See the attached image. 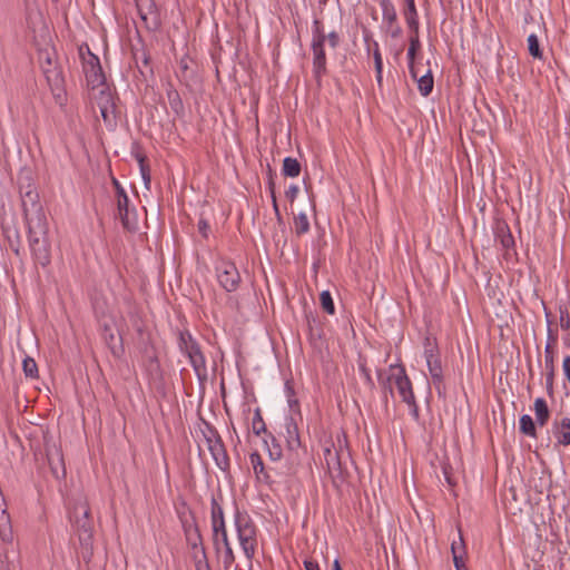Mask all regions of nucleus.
Instances as JSON below:
<instances>
[{"label": "nucleus", "mask_w": 570, "mask_h": 570, "mask_svg": "<svg viewBox=\"0 0 570 570\" xmlns=\"http://www.w3.org/2000/svg\"><path fill=\"white\" fill-rule=\"evenodd\" d=\"M222 500V493L213 495L210 500V523L213 529V543L217 551L220 549L219 546H223L224 563L232 564L235 561V554L227 534L224 509L220 503Z\"/></svg>", "instance_id": "obj_1"}, {"label": "nucleus", "mask_w": 570, "mask_h": 570, "mask_svg": "<svg viewBox=\"0 0 570 570\" xmlns=\"http://www.w3.org/2000/svg\"><path fill=\"white\" fill-rule=\"evenodd\" d=\"M28 245L36 264L47 267L51 263V246L48 238V222L26 225Z\"/></svg>", "instance_id": "obj_2"}, {"label": "nucleus", "mask_w": 570, "mask_h": 570, "mask_svg": "<svg viewBox=\"0 0 570 570\" xmlns=\"http://www.w3.org/2000/svg\"><path fill=\"white\" fill-rule=\"evenodd\" d=\"M234 524L240 548L248 560H252L257 549V528L247 512L238 509L234 513Z\"/></svg>", "instance_id": "obj_3"}, {"label": "nucleus", "mask_w": 570, "mask_h": 570, "mask_svg": "<svg viewBox=\"0 0 570 570\" xmlns=\"http://www.w3.org/2000/svg\"><path fill=\"white\" fill-rule=\"evenodd\" d=\"M424 357L429 368L432 384L440 399L446 397V385L443 376V368L440 357L439 347L430 337L424 340Z\"/></svg>", "instance_id": "obj_4"}, {"label": "nucleus", "mask_w": 570, "mask_h": 570, "mask_svg": "<svg viewBox=\"0 0 570 570\" xmlns=\"http://www.w3.org/2000/svg\"><path fill=\"white\" fill-rule=\"evenodd\" d=\"M178 348L187 356L196 375L199 379L205 377L207 375L205 355L203 354L198 342L188 330L178 332Z\"/></svg>", "instance_id": "obj_5"}, {"label": "nucleus", "mask_w": 570, "mask_h": 570, "mask_svg": "<svg viewBox=\"0 0 570 570\" xmlns=\"http://www.w3.org/2000/svg\"><path fill=\"white\" fill-rule=\"evenodd\" d=\"M78 52L81 59L82 71L85 73L87 85L91 87L92 90L105 85L106 77L98 56L92 53L89 46L86 43L79 47Z\"/></svg>", "instance_id": "obj_6"}, {"label": "nucleus", "mask_w": 570, "mask_h": 570, "mask_svg": "<svg viewBox=\"0 0 570 570\" xmlns=\"http://www.w3.org/2000/svg\"><path fill=\"white\" fill-rule=\"evenodd\" d=\"M216 278L222 288L227 293L236 292L242 283V277L236 264L220 258L215 264Z\"/></svg>", "instance_id": "obj_7"}, {"label": "nucleus", "mask_w": 570, "mask_h": 570, "mask_svg": "<svg viewBox=\"0 0 570 570\" xmlns=\"http://www.w3.org/2000/svg\"><path fill=\"white\" fill-rule=\"evenodd\" d=\"M20 198L26 225L47 222L38 191H22Z\"/></svg>", "instance_id": "obj_8"}, {"label": "nucleus", "mask_w": 570, "mask_h": 570, "mask_svg": "<svg viewBox=\"0 0 570 570\" xmlns=\"http://www.w3.org/2000/svg\"><path fill=\"white\" fill-rule=\"evenodd\" d=\"M75 518V525L78 531L81 544H87L92 538V522L90 519V509L87 502H79L70 517Z\"/></svg>", "instance_id": "obj_9"}, {"label": "nucleus", "mask_w": 570, "mask_h": 570, "mask_svg": "<svg viewBox=\"0 0 570 570\" xmlns=\"http://www.w3.org/2000/svg\"><path fill=\"white\" fill-rule=\"evenodd\" d=\"M97 89H99V92L95 99L99 107L100 115L106 125L114 126L117 120V107L114 95L106 85L99 86Z\"/></svg>", "instance_id": "obj_10"}, {"label": "nucleus", "mask_w": 570, "mask_h": 570, "mask_svg": "<svg viewBox=\"0 0 570 570\" xmlns=\"http://www.w3.org/2000/svg\"><path fill=\"white\" fill-rule=\"evenodd\" d=\"M382 10V29L393 39L402 36V27L397 20V13L392 0H380Z\"/></svg>", "instance_id": "obj_11"}, {"label": "nucleus", "mask_w": 570, "mask_h": 570, "mask_svg": "<svg viewBox=\"0 0 570 570\" xmlns=\"http://www.w3.org/2000/svg\"><path fill=\"white\" fill-rule=\"evenodd\" d=\"M311 51L313 77L316 83L321 86L323 77L327 75V60L324 40L311 41Z\"/></svg>", "instance_id": "obj_12"}, {"label": "nucleus", "mask_w": 570, "mask_h": 570, "mask_svg": "<svg viewBox=\"0 0 570 570\" xmlns=\"http://www.w3.org/2000/svg\"><path fill=\"white\" fill-rule=\"evenodd\" d=\"M390 372L396 371L394 375L395 387L403 402L415 397L413 392L412 382L409 379L406 371L403 365L392 364L389 368Z\"/></svg>", "instance_id": "obj_13"}, {"label": "nucleus", "mask_w": 570, "mask_h": 570, "mask_svg": "<svg viewBox=\"0 0 570 570\" xmlns=\"http://www.w3.org/2000/svg\"><path fill=\"white\" fill-rule=\"evenodd\" d=\"M551 432L556 439V445L569 446L570 445V417L567 415L556 416Z\"/></svg>", "instance_id": "obj_14"}, {"label": "nucleus", "mask_w": 570, "mask_h": 570, "mask_svg": "<svg viewBox=\"0 0 570 570\" xmlns=\"http://www.w3.org/2000/svg\"><path fill=\"white\" fill-rule=\"evenodd\" d=\"M284 438L286 441V449L291 453H296L302 448L298 425L293 416L285 419L284 423Z\"/></svg>", "instance_id": "obj_15"}, {"label": "nucleus", "mask_w": 570, "mask_h": 570, "mask_svg": "<svg viewBox=\"0 0 570 570\" xmlns=\"http://www.w3.org/2000/svg\"><path fill=\"white\" fill-rule=\"evenodd\" d=\"M249 462L252 464V468H253V471H254L257 482L264 483L267 485L273 483L271 470L265 466L263 459L257 451L250 453Z\"/></svg>", "instance_id": "obj_16"}, {"label": "nucleus", "mask_w": 570, "mask_h": 570, "mask_svg": "<svg viewBox=\"0 0 570 570\" xmlns=\"http://www.w3.org/2000/svg\"><path fill=\"white\" fill-rule=\"evenodd\" d=\"M207 449L210 452L216 465L224 472L228 471L230 468V462L223 440L218 442L215 441L214 444H209Z\"/></svg>", "instance_id": "obj_17"}, {"label": "nucleus", "mask_w": 570, "mask_h": 570, "mask_svg": "<svg viewBox=\"0 0 570 570\" xmlns=\"http://www.w3.org/2000/svg\"><path fill=\"white\" fill-rule=\"evenodd\" d=\"M136 7L140 19L148 27L149 20L153 27L157 26V8L154 0H136Z\"/></svg>", "instance_id": "obj_18"}, {"label": "nucleus", "mask_w": 570, "mask_h": 570, "mask_svg": "<svg viewBox=\"0 0 570 570\" xmlns=\"http://www.w3.org/2000/svg\"><path fill=\"white\" fill-rule=\"evenodd\" d=\"M494 238L500 243L503 249L509 250L514 248V238L505 222H498L494 227Z\"/></svg>", "instance_id": "obj_19"}, {"label": "nucleus", "mask_w": 570, "mask_h": 570, "mask_svg": "<svg viewBox=\"0 0 570 570\" xmlns=\"http://www.w3.org/2000/svg\"><path fill=\"white\" fill-rule=\"evenodd\" d=\"M410 30V46L407 49V65L409 71L412 78H416V69L414 67V60L417 50L421 48V42L419 38V29H409Z\"/></svg>", "instance_id": "obj_20"}, {"label": "nucleus", "mask_w": 570, "mask_h": 570, "mask_svg": "<svg viewBox=\"0 0 570 570\" xmlns=\"http://www.w3.org/2000/svg\"><path fill=\"white\" fill-rule=\"evenodd\" d=\"M377 382L381 386L382 394H383V403L387 405L389 395L393 396V386L392 382H394V375L396 374V371L387 373L385 370H377Z\"/></svg>", "instance_id": "obj_21"}, {"label": "nucleus", "mask_w": 570, "mask_h": 570, "mask_svg": "<svg viewBox=\"0 0 570 570\" xmlns=\"http://www.w3.org/2000/svg\"><path fill=\"white\" fill-rule=\"evenodd\" d=\"M42 72L52 91L62 88L65 79L60 67L56 65L47 68L46 65H42Z\"/></svg>", "instance_id": "obj_22"}, {"label": "nucleus", "mask_w": 570, "mask_h": 570, "mask_svg": "<svg viewBox=\"0 0 570 570\" xmlns=\"http://www.w3.org/2000/svg\"><path fill=\"white\" fill-rule=\"evenodd\" d=\"M556 353H550L549 346H544L546 386L549 395L553 394Z\"/></svg>", "instance_id": "obj_23"}, {"label": "nucleus", "mask_w": 570, "mask_h": 570, "mask_svg": "<svg viewBox=\"0 0 570 570\" xmlns=\"http://www.w3.org/2000/svg\"><path fill=\"white\" fill-rule=\"evenodd\" d=\"M263 442L268 452V458L274 462L279 461L283 456V449L276 436L268 432L263 438Z\"/></svg>", "instance_id": "obj_24"}, {"label": "nucleus", "mask_w": 570, "mask_h": 570, "mask_svg": "<svg viewBox=\"0 0 570 570\" xmlns=\"http://www.w3.org/2000/svg\"><path fill=\"white\" fill-rule=\"evenodd\" d=\"M177 515L180 521L184 534L199 529L194 512L190 509H188L186 505L184 507L183 510L177 511Z\"/></svg>", "instance_id": "obj_25"}, {"label": "nucleus", "mask_w": 570, "mask_h": 570, "mask_svg": "<svg viewBox=\"0 0 570 570\" xmlns=\"http://www.w3.org/2000/svg\"><path fill=\"white\" fill-rule=\"evenodd\" d=\"M101 337L105 341L106 345L111 351L112 355L116 357L120 356L122 352V347L116 345V335L111 328V326L107 323L101 325Z\"/></svg>", "instance_id": "obj_26"}, {"label": "nucleus", "mask_w": 570, "mask_h": 570, "mask_svg": "<svg viewBox=\"0 0 570 570\" xmlns=\"http://www.w3.org/2000/svg\"><path fill=\"white\" fill-rule=\"evenodd\" d=\"M533 410L535 414V422L540 426H544L550 419V410L543 397H538L534 401Z\"/></svg>", "instance_id": "obj_27"}, {"label": "nucleus", "mask_w": 570, "mask_h": 570, "mask_svg": "<svg viewBox=\"0 0 570 570\" xmlns=\"http://www.w3.org/2000/svg\"><path fill=\"white\" fill-rule=\"evenodd\" d=\"M405 9L403 14L409 29H419V14L415 6V0H404Z\"/></svg>", "instance_id": "obj_28"}, {"label": "nucleus", "mask_w": 570, "mask_h": 570, "mask_svg": "<svg viewBox=\"0 0 570 570\" xmlns=\"http://www.w3.org/2000/svg\"><path fill=\"white\" fill-rule=\"evenodd\" d=\"M166 95L173 112L177 116L183 115L184 104L179 92L173 86H169L168 89L166 90Z\"/></svg>", "instance_id": "obj_29"}, {"label": "nucleus", "mask_w": 570, "mask_h": 570, "mask_svg": "<svg viewBox=\"0 0 570 570\" xmlns=\"http://www.w3.org/2000/svg\"><path fill=\"white\" fill-rule=\"evenodd\" d=\"M56 461L53 455L48 454V461L51 472L56 479L63 478L66 475L65 462L62 454L59 451L55 452Z\"/></svg>", "instance_id": "obj_30"}, {"label": "nucleus", "mask_w": 570, "mask_h": 570, "mask_svg": "<svg viewBox=\"0 0 570 570\" xmlns=\"http://www.w3.org/2000/svg\"><path fill=\"white\" fill-rule=\"evenodd\" d=\"M414 79L417 81V88L420 94L423 97H428L432 92L434 85L432 71L428 70L426 73H424L421 77H419V75L416 73V78Z\"/></svg>", "instance_id": "obj_31"}, {"label": "nucleus", "mask_w": 570, "mask_h": 570, "mask_svg": "<svg viewBox=\"0 0 570 570\" xmlns=\"http://www.w3.org/2000/svg\"><path fill=\"white\" fill-rule=\"evenodd\" d=\"M119 219L122 227L129 232H135L138 228V215L135 208H128L119 216Z\"/></svg>", "instance_id": "obj_32"}, {"label": "nucleus", "mask_w": 570, "mask_h": 570, "mask_svg": "<svg viewBox=\"0 0 570 570\" xmlns=\"http://www.w3.org/2000/svg\"><path fill=\"white\" fill-rule=\"evenodd\" d=\"M185 539H186L188 547L191 550H194V552L206 551L205 547L203 544V537L200 534L199 529L185 533Z\"/></svg>", "instance_id": "obj_33"}, {"label": "nucleus", "mask_w": 570, "mask_h": 570, "mask_svg": "<svg viewBox=\"0 0 570 570\" xmlns=\"http://www.w3.org/2000/svg\"><path fill=\"white\" fill-rule=\"evenodd\" d=\"M282 174L285 177H297L301 174V164L296 158L286 157L283 160Z\"/></svg>", "instance_id": "obj_34"}, {"label": "nucleus", "mask_w": 570, "mask_h": 570, "mask_svg": "<svg viewBox=\"0 0 570 570\" xmlns=\"http://www.w3.org/2000/svg\"><path fill=\"white\" fill-rule=\"evenodd\" d=\"M520 432L530 438H537L535 423L529 414H523L519 420Z\"/></svg>", "instance_id": "obj_35"}, {"label": "nucleus", "mask_w": 570, "mask_h": 570, "mask_svg": "<svg viewBox=\"0 0 570 570\" xmlns=\"http://www.w3.org/2000/svg\"><path fill=\"white\" fill-rule=\"evenodd\" d=\"M0 537L3 542H10L12 540L10 517L6 510H2L0 513Z\"/></svg>", "instance_id": "obj_36"}, {"label": "nucleus", "mask_w": 570, "mask_h": 570, "mask_svg": "<svg viewBox=\"0 0 570 570\" xmlns=\"http://www.w3.org/2000/svg\"><path fill=\"white\" fill-rule=\"evenodd\" d=\"M252 431L255 435L266 434L268 433L266 430V424L262 416V411L259 407L254 410V415L252 420Z\"/></svg>", "instance_id": "obj_37"}, {"label": "nucleus", "mask_w": 570, "mask_h": 570, "mask_svg": "<svg viewBox=\"0 0 570 570\" xmlns=\"http://www.w3.org/2000/svg\"><path fill=\"white\" fill-rule=\"evenodd\" d=\"M200 432L204 436L207 448L209 446V444H214L215 441L218 442L222 440L217 430L207 422H204V426L200 429Z\"/></svg>", "instance_id": "obj_38"}, {"label": "nucleus", "mask_w": 570, "mask_h": 570, "mask_svg": "<svg viewBox=\"0 0 570 570\" xmlns=\"http://www.w3.org/2000/svg\"><path fill=\"white\" fill-rule=\"evenodd\" d=\"M294 229L297 236H302L309 230V222L305 213H299L294 217Z\"/></svg>", "instance_id": "obj_39"}, {"label": "nucleus", "mask_w": 570, "mask_h": 570, "mask_svg": "<svg viewBox=\"0 0 570 570\" xmlns=\"http://www.w3.org/2000/svg\"><path fill=\"white\" fill-rule=\"evenodd\" d=\"M324 460L328 470H338L340 469V456L336 450L331 448L324 449Z\"/></svg>", "instance_id": "obj_40"}, {"label": "nucleus", "mask_w": 570, "mask_h": 570, "mask_svg": "<svg viewBox=\"0 0 570 570\" xmlns=\"http://www.w3.org/2000/svg\"><path fill=\"white\" fill-rule=\"evenodd\" d=\"M22 370L27 377H30V379L38 377V365L32 357H30V356L24 357V360L22 361Z\"/></svg>", "instance_id": "obj_41"}, {"label": "nucleus", "mask_w": 570, "mask_h": 570, "mask_svg": "<svg viewBox=\"0 0 570 570\" xmlns=\"http://www.w3.org/2000/svg\"><path fill=\"white\" fill-rule=\"evenodd\" d=\"M320 301L322 308L330 315L335 314V305L332 298V295L328 291H323L320 294Z\"/></svg>", "instance_id": "obj_42"}, {"label": "nucleus", "mask_w": 570, "mask_h": 570, "mask_svg": "<svg viewBox=\"0 0 570 570\" xmlns=\"http://www.w3.org/2000/svg\"><path fill=\"white\" fill-rule=\"evenodd\" d=\"M528 50L529 53L537 59H542V50L540 49L539 39L537 35L531 33L528 37Z\"/></svg>", "instance_id": "obj_43"}, {"label": "nucleus", "mask_w": 570, "mask_h": 570, "mask_svg": "<svg viewBox=\"0 0 570 570\" xmlns=\"http://www.w3.org/2000/svg\"><path fill=\"white\" fill-rule=\"evenodd\" d=\"M18 185L20 195H22V191H37V188L29 174L20 175L18 178Z\"/></svg>", "instance_id": "obj_44"}, {"label": "nucleus", "mask_w": 570, "mask_h": 570, "mask_svg": "<svg viewBox=\"0 0 570 570\" xmlns=\"http://www.w3.org/2000/svg\"><path fill=\"white\" fill-rule=\"evenodd\" d=\"M559 322L563 331H570V315L567 304L559 305Z\"/></svg>", "instance_id": "obj_45"}, {"label": "nucleus", "mask_w": 570, "mask_h": 570, "mask_svg": "<svg viewBox=\"0 0 570 570\" xmlns=\"http://www.w3.org/2000/svg\"><path fill=\"white\" fill-rule=\"evenodd\" d=\"M193 559L195 561L196 570H210L209 563L207 560L206 551L204 552H194Z\"/></svg>", "instance_id": "obj_46"}, {"label": "nucleus", "mask_w": 570, "mask_h": 570, "mask_svg": "<svg viewBox=\"0 0 570 570\" xmlns=\"http://www.w3.org/2000/svg\"><path fill=\"white\" fill-rule=\"evenodd\" d=\"M324 26L320 19H314L312 23V41L324 40Z\"/></svg>", "instance_id": "obj_47"}, {"label": "nucleus", "mask_w": 570, "mask_h": 570, "mask_svg": "<svg viewBox=\"0 0 570 570\" xmlns=\"http://www.w3.org/2000/svg\"><path fill=\"white\" fill-rule=\"evenodd\" d=\"M117 198V209L118 216L122 213H126L129 208V198L126 190H119V196Z\"/></svg>", "instance_id": "obj_48"}, {"label": "nucleus", "mask_w": 570, "mask_h": 570, "mask_svg": "<svg viewBox=\"0 0 570 570\" xmlns=\"http://www.w3.org/2000/svg\"><path fill=\"white\" fill-rule=\"evenodd\" d=\"M284 390H285V394H286L287 403H288L289 407L293 409L294 406H298V400L295 397V391L289 381L285 382Z\"/></svg>", "instance_id": "obj_49"}, {"label": "nucleus", "mask_w": 570, "mask_h": 570, "mask_svg": "<svg viewBox=\"0 0 570 570\" xmlns=\"http://www.w3.org/2000/svg\"><path fill=\"white\" fill-rule=\"evenodd\" d=\"M374 60V68L380 69L383 68V58L380 50V46L377 41H373V48L371 49V52Z\"/></svg>", "instance_id": "obj_50"}, {"label": "nucleus", "mask_w": 570, "mask_h": 570, "mask_svg": "<svg viewBox=\"0 0 570 570\" xmlns=\"http://www.w3.org/2000/svg\"><path fill=\"white\" fill-rule=\"evenodd\" d=\"M328 42V46L332 48V49H336L340 43H341V37H340V33L335 30L328 32V33H324V43L325 42Z\"/></svg>", "instance_id": "obj_51"}, {"label": "nucleus", "mask_w": 570, "mask_h": 570, "mask_svg": "<svg viewBox=\"0 0 570 570\" xmlns=\"http://www.w3.org/2000/svg\"><path fill=\"white\" fill-rule=\"evenodd\" d=\"M362 36H363V41H364V45H365V50L370 55L371 49L373 48V41H375L373 39V33H372V31L367 27H363L362 28Z\"/></svg>", "instance_id": "obj_52"}, {"label": "nucleus", "mask_w": 570, "mask_h": 570, "mask_svg": "<svg viewBox=\"0 0 570 570\" xmlns=\"http://www.w3.org/2000/svg\"><path fill=\"white\" fill-rule=\"evenodd\" d=\"M409 406L410 415L415 422L420 421V409L416 402V399L409 400L404 402Z\"/></svg>", "instance_id": "obj_53"}, {"label": "nucleus", "mask_w": 570, "mask_h": 570, "mask_svg": "<svg viewBox=\"0 0 570 570\" xmlns=\"http://www.w3.org/2000/svg\"><path fill=\"white\" fill-rule=\"evenodd\" d=\"M358 370H360L361 374L364 377L365 384L370 387V390H374L375 389V383H374V381L372 379V375H371V372L366 367V365L361 363L358 365Z\"/></svg>", "instance_id": "obj_54"}, {"label": "nucleus", "mask_w": 570, "mask_h": 570, "mask_svg": "<svg viewBox=\"0 0 570 570\" xmlns=\"http://www.w3.org/2000/svg\"><path fill=\"white\" fill-rule=\"evenodd\" d=\"M558 342V334L552 330V327L547 328V344L549 346L550 353H554V346Z\"/></svg>", "instance_id": "obj_55"}, {"label": "nucleus", "mask_w": 570, "mask_h": 570, "mask_svg": "<svg viewBox=\"0 0 570 570\" xmlns=\"http://www.w3.org/2000/svg\"><path fill=\"white\" fill-rule=\"evenodd\" d=\"M144 353H145L146 357L148 358L151 366L153 365L158 366L157 355H156L154 346L151 344L147 343L145 345Z\"/></svg>", "instance_id": "obj_56"}, {"label": "nucleus", "mask_w": 570, "mask_h": 570, "mask_svg": "<svg viewBox=\"0 0 570 570\" xmlns=\"http://www.w3.org/2000/svg\"><path fill=\"white\" fill-rule=\"evenodd\" d=\"M451 551H452V556L465 554V547H464L463 539H462L461 534L459 535V541L452 542Z\"/></svg>", "instance_id": "obj_57"}, {"label": "nucleus", "mask_w": 570, "mask_h": 570, "mask_svg": "<svg viewBox=\"0 0 570 570\" xmlns=\"http://www.w3.org/2000/svg\"><path fill=\"white\" fill-rule=\"evenodd\" d=\"M298 193H299V188H298V186H297V185L292 184V185L286 189V191H285V196H286V198H287L291 203H293V202L296 199V197H297Z\"/></svg>", "instance_id": "obj_58"}, {"label": "nucleus", "mask_w": 570, "mask_h": 570, "mask_svg": "<svg viewBox=\"0 0 570 570\" xmlns=\"http://www.w3.org/2000/svg\"><path fill=\"white\" fill-rule=\"evenodd\" d=\"M198 232L203 235V237H208V232L210 229V226L208 222L204 218H200L197 224Z\"/></svg>", "instance_id": "obj_59"}, {"label": "nucleus", "mask_w": 570, "mask_h": 570, "mask_svg": "<svg viewBox=\"0 0 570 570\" xmlns=\"http://www.w3.org/2000/svg\"><path fill=\"white\" fill-rule=\"evenodd\" d=\"M139 170H140L142 180L145 183V186L148 188V185L150 184V169H149L148 164L144 165V166L141 165L139 167Z\"/></svg>", "instance_id": "obj_60"}, {"label": "nucleus", "mask_w": 570, "mask_h": 570, "mask_svg": "<svg viewBox=\"0 0 570 570\" xmlns=\"http://www.w3.org/2000/svg\"><path fill=\"white\" fill-rule=\"evenodd\" d=\"M10 248L14 253L16 256H20L21 247H20V235L16 232V240H10Z\"/></svg>", "instance_id": "obj_61"}, {"label": "nucleus", "mask_w": 570, "mask_h": 570, "mask_svg": "<svg viewBox=\"0 0 570 570\" xmlns=\"http://www.w3.org/2000/svg\"><path fill=\"white\" fill-rule=\"evenodd\" d=\"M464 556L465 554H461V556H453V562H454V567L456 570H462L465 568V561H464Z\"/></svg>", "instance_id": "obj_62"}, {"label": "nucleus", "mask_w": 570, "mask_h": 570, "mask_svg": "<svg viewBox=\"0 0 570 570\" xmlns=\"http://www.w3.org/2000/svg\"><path fill=\"white\" fill-rule=\"evenodd\" d=\"M562 370H563V373H564L567 380L570 383V356L569 355L563 358Z\"/></svg>", "instance_id": "obj_63"}, {"label": "nucleus", "mask_w": 570, "mask_h": 570, "mask_svg": "<svg viewBox=\"0 0 570 570\" xmlns=\"http://www.w3.org/2000/svg\"><path fill=\"white\" fill-rule=\"evenodd\" d=\"M304 568L305 570H321L318 562L312 559L304 561Z\"/></svg>", "instance_id": "obj_64"}]
</instances>
